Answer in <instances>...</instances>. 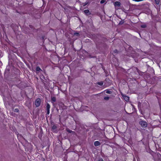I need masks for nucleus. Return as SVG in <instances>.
Returning <instances> with one entry per match:
<instances>
[{
    "label": "nucleus",
    "mask_w": 161,
    "mask_h": 161,
    "mask_svg": "<svg viewBox=\"0 0 161 161\" xmlns=\"http://www.w3.org/2000/svg\"><path fill=\"white\" fill-rule=\"evenodd\" d=\"M66 131L69 133H72V132H74L72 130H69V129L67 128L66 129Z\"/></svg>",
    "instance_id": "2eb2a0df"
},
{
    "label": "nucleus",
    "mask_w": 161,
    "mask_h": 161,
    "mask_svg": "<svg viewBox=\"0 0 161 161\" xmlns=\"http://www.w3.org/2000/svg\"><path fill=\"white\" fill-rule=\"evenodd\" d=\"M101 36H100L99 35H94V41L95 42H98L99 40H100L101 39Z\"/></svg>",
    "instance_id": "20e7f679"
},
{
    "label": "nucleus",
    "mask_w": 161,
    "mask_h": 161,
    "mask_svg": "<svg viewBox=\"0 0 161 161\" xmlns=\"http://www.w3.org/2000/svg\"><path fill=\"white\" fill-rule=\"evenodd\" d=\"M50 106L49 104L48 103H47V106L46 107V110H50Z\"/></svg>",
    "instance_id": "9d476101"
},
{
    "label": "nucleus",
    "mask_w": 161,
    "mask_h": 161,
    "mask_svg": "<svg viewBox=\"0 0 161 161\" xmlns=\"http://www.w3.org/2000/svg\"><path fill=\"white\" fill-rule=\"evenodd\" d=\"M24 140H25V141H26V140H25V139H24Z\"/></svg>",
    "instance_id": "2f4dec72"
},
{
    "label": "nucleus",
    "mask_w": 161,
    "mask_h": 161,
    "mask_svg": "<svg viewBox=\"0 0 161 161\" xmlns=\"http://www.w3.org/2000/svg\"><path fill=\"white\" fill-rule=\"evenodd\" d=\"M136 70H137V71L138 72V71H139V70L137 68H136Z\"/></svg>",
    "instance_id": "c85d7f7f"
},
{
    "label": "nucleus",
    "mask_w": 161,
    "mask_h": 161,
    "mask_svg": "<svg viewBox=\"0 0 161 161\" xmlns=\"http://www.w3.org/2000/svg\"><path fill=\"white\" fill-rule=\"evenodd\" d=\"M105 91H106V93L108 94H111L112 93L111 91L109 90H106Z\"/></svg>",
    "instance_id": "ddd939ff"
},
{
    "label": "nucleus",
    "mask_w": 161,
    "mask_h": 161,
    "mask_svg": "<svg viewBox=\"0 0 161 161\" xmlns=\"http://www.w3.org/2000/svg\"><path fill=\"white\" fill-rule=\"evenodd\" d=\"M106 2L105 0H101L100 2L101 4H103Z\"/></svg>",
    "instance_id": "aec40b11"
},
{
    "label": "nucleus",
    "mask_w": 161,
    "mask_h": 161,
    "mask_svg": "<svg viewBox=\"0 0 161 161\" xmlns=\"http://www.w3.org/2000/svg\"><path fill=\"white\" fill-rule=\"evenodd\" d=\"M36 71L37 72H40V71H42V70L41 69L39 66H37L36 68Z\"/></svg>",
    "instance_id": "9b49d317"
},
{
    "label": "nucleus",
    "mask_w": 161,
    "mask_h": 161,
    "mask_svg": "<svg viewBox=\"0 0 161 161\" xmlns=\"http://www.w3.org/2000/svg\"><path fill=\"white\" fill-rule=\"evenodd\" d=\"M147 27L146 25H141V27L142 28H145Z\"/></svg>",
    "instance_id": "6ab92c4d"
},
{
    "label": "nucleus",
    "mask_w": 161,
    "mask_h": 161,
    "mask_svg": "<svg viewBox=\"0 0 161 161\" xmlns=\"http://www.w3.org/2000/svg\"><path fill=\"white\" fill-rule=\"evenodd\" d=\"M97 84L100 86H102L103 84V82L102 81L98 82H97Z\"/></svg>",
    "instance_id": "f8f14e48"
},
{
    "label": "nucleus",
    "mask_w": 161,
    "mask_h": 161,
    "mask_svg": "<svg viewBox=\"0 0 161 161\" xmlns=\"http://www.w3.org/2000/svg\"><path fill=\"white\" fill-rule=\"evenodd\" d=\"M118 52V51L117 49H115L113 51V53H117Z\"/></svg>",
    "instance_id": "4be33fe9"
},
{
    "label": "nucleus",
    "mask_w": 161,
    "mask_h": 161,
    "mask_svg": "<svg viewBox=\"0 0 161 161\" xmlns=\"http://www.w3.org/2000/svg\"><path fill=\"white\" fill-rule=\"evenodd\" d=\"M14 111L16 112H19V110L18 108H15L14 109Z\"/></svg>",
    "instance_id": "412c9836"
},
{
    "label": "nucleus",
    "mask_w": 161,
    "mask_h": 161,
    "mask_svg": "<svg viewBox=\"0 0 161 161\" xmlns=\"http://www.w3.org/2000/svg\"><path fill=\"white\" fill-rule=\"evenodd\" d=\"M121 3L119 1H116L114 3V6L115 7L117 6L120 7V6Z\"/></svg>",
    "instance_id": "423d86ee"
},
{
    "label": "nucleus",
    "mask_w": 161,
    "mask_h": 161,
    "mask_svg": "<svg viewBox=\"0 0 161 161\" xmlns=\"http://www.w3.org/2000/svg\"><path fill=\"white\" fill-rule=\"evenodd\" d=\"M57 128V126L55 125H53L52 127V129L53 130H56Z\"/></svg>",
    "instance_id": "f3484780"
},
{
    "label": "nucleus",
    "mask_w": 161,
    "mask_h": 161,
    "mask_svg": "<svg viewBox=\"0 0 161 161\" xmlns=\"http://www.w3.org/2000/svg\"><path fill=\"white\" fill-rule=\"evenodd\" d=\"M122 95L124 100L126 101H128L129 100V97H128L126 95Z\"/></svg>",
    "instance_id": "0eeeda50"
},
{
    "label": "nucleus",
    "mask_w": 161,
    "mask_h": 161,
    "mask_svg": "<svg viewBox=\"0 0 161 161\" xmlns=\"http://www.w3.org/2000/svg\"><path fill=\"white\" fill-rule=\"evenodd\" d=\"M74 35L76 36H79V33L78 32H75V33L74 34Z\"/></svg>",
    "instance_id": "5701e85b"
},
{
    "label": "nucleus",
    "mask_w": 161,
    "mask_h": 161,
    "mask_svg": "<svg viewBox=\"0 0 161 161\" xmlns=\"http://www.w3.org/2000/svg\"><path fill=\"white\" fill-rule=\"evenodd\" d=\"M42 37V38H44L43 36Z\"/></svg>",
    "instance_id": "c756f323"
},
{
    "label": "nucleus",
    "mask_w": 161,
    "mask_h": 161,
    "mask_svg": "<svg viewBox=\"0 0 161 161\" xmlns=\"http://www.w3.org/2000/svg\"><path fill=\"white\" fill-rule=\"evenodd\" d=\"M119 18L120 19H121V18Z\"/></svg>",
    "instance_id": "7c9ffc66"
},
{
    "label": "nucleus",
    "mask_w": 161,
    "mask_h": 161,
    "mask_svg": "<svg viewBox=\"0 0 161 161\" xmlns=\"http://www.w3.org/2000/svg\"><path fill=\"white\" fill-rule=\"evenodd\" d=\"M87 4V3H85L83 5V6H85Z\"/></svg>",
    "instance_id": "cd10ccee"
},
{
    "label": "nucleus",
    "mask_w": 161,
    "mask_h": 161,
    "mask_svg": "<svg viewBox=\"0 0 161 161\" xmlns=\"http://www.w3.org/2000/svg\"><path fill=\"white\" fill-rule=\"evenodd\" d=\"M156 4L158 5L160 2V0H154Z\"/></svg>",
    "instance_id": "4468645a"
},
{
    "label": "nucleus",
    "mask_w": 161,
    "mask_h": 161,
    "mask_svg": "<svg viewBox=\"0 0 161 161\" xmlns=\"http://www.w3.org/2000/svg\"><path fill=\"white\" fill-rule=\"evenodd\" d=\"M139 124L143 128H146L147 126V123L145 121L141 120L139 122Z\"/></svg>",
    "instance_id": "f03ea898"
},
{
    "label": "nucleus",
    "mask_w": 161,
    "mask_h": 161,
    "mask_svg": "<svg viewBox=\"0 0 161 161\" xmlns=\"http://www.w3.org/2000/svg\"><path fill=\"white\" fill-rule=\"evenodd\" d=\"M128 54L129 56H131L133 58L136 57L138 56L137 54L134 51H131V52L128 53Z\"/></svg>",
    "instance_id": "f257e3e1"
},
{
    "label": "nucleus",
    "mask_w": 161,
    "mask_h": 161,
    "mask_svg": "<svg viewBox=\"0 0 161 161\" xmlns=\"http://www.w3.org/2000/svg\"><path fill=\"white\" fill-rule=\"evenodd\" d=\"M100 145V142L98 141H96L94 142V145L95 146H97Z\"/></svg>",
    "instance_id": "1a4fd4ad"
},
{
    "label": "nucleus",
    "mask_w": 161,
    "mask_h": 161,
    "mask_svg": "<svg viewBox=\"0 0 161 161\" xmlns=\"http://www.w3.org/2000/svg\"><path fill=\"white\" fill-rule=\"evenodd\" d=\"M51 102L53 103L54 102H55L56 101V98L55 97H51Z\"/></svg>",
    "instance_id": "6e6552de"
},
{
    "label": "nucleus",
    "mask_w": 161,
    "mask_h": 161,
    "mask_svg": "<svg viewBox=\"0 0 161 161\" xmlns=\"http://www.w3.org/2000/svg\"><path fill=\"white\" fill-rule=\"evenodd\" d=\"M47 114H49L50 113V110H47Z\"/></svg>",
    "instance_id": "a878e982"
},
{
    "label": "nucleus",
    "mask_w": 161,
    "mask_h": 161,
    "mask_svg": "<svg viewBox=\"0 0 161 161\" xmlns=\"http://www.w3.org/2000/svg\"><path fill=\"white\" fill-rule=\"evenodd\" d=\"M124 20L120 21L119 23V25H121L123 24L124 23Z\"/></svg>",
    "instance_id": "dca6fc26"
},
{
    "label": "nucleus",
    "mask_w": 161,
    "mask_h": 161,
    "mask_svg": "<svg viewBox=\"0 0 161 161\" xmlns=\"http://www.w3.org/2000/svg\"><path fill=\"white\" fill-rule=\"evenodd\" d=\"M109 99V97H105L104 98V100H108Z\"/></svg>",
    "instance_id": "a211bd4d"
},
{
    "label": "nucleus",
    "mask_w": 161,
    "mask_h": 161,
    "mask_svg": "<svg viewBox=\"0 0 161 161\" xmlns=\"http://www.w3.org/2000/svg\"><path fill=\"white\" fill-rule=\"evenodd\" d=\"M41 103V100L40 98H38L36 99L35 101V105L36 107H39Z\"/></svg>",
    "instance_id": "7ed1b4c3"
},
{
    "label": "nucleus",
    "mask_w": 161,
    "mask_h": 161,
    "mask_svg": "<svg viewBox=\"0 0 161 161\" xmlns=\"http://www.w3.org/2000/svg\"><path fill=\"white\" fill-rule=\"evenodd\" d=\"M98 161H104L102 158H99L98 160Z\"/></svg>",
    "instance_id": "b1692460"
},
{
    "label": "nucleus",
    "mask_w": 161,
    "mask_h": 161,
    "mask_svg": "<svg viewBox=\"0 0 161 161\" xmlns=\"http://www.w3.org/2000/svg\"><path fill=\"white\" fill-rule=\"evenodd\" d=\"M84 12L85 14L87 15H88L91 14V13L90 12L89 10L88 9H86L84 11Z\"/></svg>",
    "instance_id": "39448f33"
},
{
    "label": "nucleus",
    "mask_w": 161,
    "mask_h": 161,
    "mask_svg": "<svg viewBox=\"0 0 161 161\" xmlns=\"http://www.w3.org/2000/svg\"><path fill=\"white\" fill-rule=\"evenodd\" d=\"M110 81L108 79L106 78L105 80V81Z\"/></svg>",
    "instance_id": "bb28decb"
},
{
    "label": "nucleus",
    "mask_w": 161,
    "mask_h": 161,
    "mask_svg": "<svg viewBox=\"0 0 161 161\" xmlns=\"http://www.w3.org/2000/svg\"><path fill=\"white\" fill-rule=\"evenodd\" d=\"M29 27L31 29H33L34 28V27L32 25H29Z\"/></svg>",
    "instance_id": "393cba45"
}]
</instances>
